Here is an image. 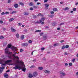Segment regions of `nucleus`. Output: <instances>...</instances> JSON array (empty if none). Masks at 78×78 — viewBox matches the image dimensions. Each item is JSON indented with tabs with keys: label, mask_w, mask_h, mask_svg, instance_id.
<instances>
[{
	"label": "nucleus",
	"mask_w": 78,
	"mask_h": 78,
	"mask_svg": "<svg viewBox=\"0 0 78 78\" xmlns=\"http://www.w3.org/2000/svg\"><path fill=\"white\" fill-rule=\"evenodd\" d=\"M22 70L23 72H25V70H27V69H26V68H22Z\"/></svg>",
	"instance_id": "f3484780"
},
{
	"label": "nucleus",
	"mask_w": 78,
	"mask_h": 78,
	"mask_svg": "<svg viewBox=\"0 0 78 78\" xmlns=\"http://www.w3.org/2000/svg\"><path fill=\"white\" fill-rule=\"evenodd\" d=\"M12 49L13 50V51H14V55H16V53L17 54V52H15V51H16V50H18V49H17V48L16 47H13L12 48Z\"/></svg>",
	"instance_id": "7ed1b4c3"
},
{
	"label": "nucleus",
	"mask_w": 78,
	"mask_h": 78,
	"mask_svg": "<svg viewBox=\"0 0 78 78\" xmlns=\"http://www.w3.org/2000/svg\"><path fill=\"white\" fill-rule=\"evenodd\" d=\"M4 37L3 36H1L0 37V39H3Z\"/></svg>",
	"instance_id": "13d9d810"
},
{
	"label": "nucleus",
	"mask_w": 78,
	"mask_h": 78,
	"mask_svg": "<svg viewBox=\"0 0 78 78\" xmlns=\"http://www.w3.org/2000/svg\"><path fill=\"white\" fill-rule=\"evenodd\" d=\"M28 77H29V78H33V76L31 73H30L28 75Z\"/></svg>",
	"instance_id": "6e6552de"
},
{
	"label": "nucleus",
	"mask_w": 78,
	"mask_h": 78,
	"mask_svg": "<svg viewBox=\"0 0 78 78\" xmlns=\"http://www.w3.org/2000/svg\"><path fill=\"white\" fill-rule=\"evenodd\" d=\"M4 47H5L6 45H7V42H4L3 44Z\"/></svg>",
	"instance_id": "6ab92c4d"
},
{
	"label": "nucleus",
	"mask_w": 78,
	"mask_h": 78,
	"mask_svg": "<svg viewBox=\"0 0 78 78\" xmlns=\"http://www.w3.org/2000/svg\"><path fill=\"white\" fill-rule=\"evenodd\" d=\"M43 37L44 40H46V39H47V36H43Z\"/></svg>",
	"instance_id": "a211bd4d"
},
{
	"label": "nucleus",
	"mask_w": 78,
	"mask_h": 78,
	"mask_svg": "<svg viewBox=\"0 0 78 78\" xmlns=\"http://www.w3.org/2000/svg\"><path fill=\"white\" fill-rule=\"evenodd\" d=\"M22 47H27L28 45L27 43H22L21 44Z\"/></svg>",
	"instance_id": "20e7f679"
},
{
	"label": "nucleus",
	"mask_w": 78,
	"mask_h": 78,
	"mask_svg": "<svg viewBox=\"0 0 78 78\" xmlns=\"http://www.w3.org/2000/svg\"><path fill=\"white\" fill-rule=\"evenodd\" d=\"M69 45H66L65 47V48H69Z\"/></svg>",
	"instance_id": "c9c22d12"
},
{
	"label": "nucleus",
	"mask_w": 78,
	"mask_h": 78,
	"mask_svg": "<svg viewBox=\"0 0 78 78\" xmlns=\"http://www.w3.org/2000/svg\"><path fill=\"white\" fill-rule=\"evenodd\" d=\"M42 16L41 13H39L37 15V16Z\"/></svg>",
	"instance_id": "3c124183"
},
{
	"label": "nucleus",
	"mask_w": 78,
	"mask_h": 78,
	"mask_svg": "<svg viewBox=\"0 0 78 78\" xmlns=\"http://www.w3.org/2000/svg\"><path fill=\"white\" fill-rule=\"evenodd\" d=\"M30 10H31V11H33V8L31 7L30 9Z\"/></svg>",
	"instance_id": "c03bdc74"
},
{
	"label": "nucleus",
	"mask_w": 78,
	"mask_h": 78,
	"mask_svg": "<svg viewBox=\"0 0 78 78\" xmlns=\"http://www.w3.org/2000/svg\"><path fill=\"white\" fill-rule=\"evenodd\" d=\"M18 4H15L14 5V6L15 7V8H18Z\"/></svg>",
	"instance_id": "4468645a"
},
{
	"label": "nucleus",
	"mask_w": 78,
	"mask_h": 78,
	"mask_svg": "<svg viewBox=\"0 0 78 78\" xmlns=\"http://www.w3.org/2000/svg\"><path fill=\"white\" fill-rule=\"evenodd\" d=\"M11 62H12V60H7L5 61V64H8V63H9Z\"/></svg>",
	"instance_id": "0eeeda50"
},
{
	"label": "nucleus",
	"mask_w": 78,
	"mask_h": 78,
	"mask_svg": "<svg viewBox=\"0 0 78 78\" xmlns=\"http://www.w3.org/2000/svg\"><path fill=\"white\" fill-rule=\"evenodd\" d=\"M15 58H16L17 60H19V58L18 57V56L16 55L15 56Z\"/></svg>",
	"instance_id": "dca6fc26"
},
{
	"label": "nucleus",
	"mask_w": 78,
	"mask_h": 78,
	"mask_svg": "<svg viewBox=\"0 0 78 78\" xmlns=\"http://www.w3.org/2000/svg\"><path fill=\"white\" fill-rule=\"evenodd\" d=\"M38 69H39V70H42L43 69V68L42 67H38Z\"/></svg>",
	"instance_id": "a878e982"
},
{
	"label": "nucleus",
	"mask_w": 78,
	"mask_h": 78,
	"mask_svg": "<svg viewBox=\"0 0 78 78\" xmlns=\"http://www.w3.org/2000/svg\"><path fill=\"white\" fill-rule=\"evenodd\" d=\"M67 55V52H65L64 53V55Z\"/></svg>",
	"instance_id": "69168bd1"
},
{
	"label": "nucleus",
	"mask_w": 78,
	"mask_h": 78,
	"mask_svg": "<svg viewBox=\"0 0 78 78\" xmlns=\"http://www.w3.org/2000/svg\"><path fill=\"white\" fill-rule=\"evenodd\" d=\"M45 48H41V50L42 51L43 50H45Z\"/></svg>",
	"instance_id": "e433bc0d"
},
{
	"label": "nucleus",
	"mask_w": 78,
	"mask_h": 78,
	"mask_svg": "<svg viewBox=\"0 0 78 78\" xmlns=\"http://www.w3.org/2000/svg\"><path fill=\"white\" fill-rule=\"evenodd\" d=\"M44 5L45 6V9H47L48 8V6H49V5H48V4H44Z\"/></svg>",
	"instance_id": "423d86ee"
},
{
	"label": "nucleus",
	"mask_w": 78,
	"mask_h": 78,
	"mask_svg": "<svg viewBox=\"0 0 78 78\" xmlns=\"http://www.w3.org/2000/svg\"><path fill=\"white\" fill-rule=\"evenodd\" d=\"M39 21H37V23H42L41 22V21L40 20H39Z\"/></svg>",
	"instance_id": "72a5a7b5"
},
{
	"label": "nucleus",
	"mask_w": 78,
	"mask_h": 78,
	"mask_svg": "<svg viewBox=\"0 0 78 78\" xmlns=\"http://www.w3.org/2000/svg\"><path fill=\"white\" fill-rule=\"evenodd\" d=\"M37 17V16H36V15H34V19H36V18Z\"/></svg>",
	"instance_id": "09e8293b"
},
{
	"label": "nucleus",
	"mask_w": 78,
	"mask_h": 78,
	"mask_svg": "<svg viewBox=\"0 0 78 78\" xmlns=\"http://www.w3.org/2000/svg\"><path fill=\"white\" fill-rule=\"evenodd\" d=\"M75 58H74L73 59L72 61V62H75Z\"/></svg>",
	"instance_id": "6e6d98bb"
},
{
	"label": "nucleus",
	"mask_w": 78,
	"mask_h": 78,
	"mask_svg": "<svg viewBox=\"0 0 78 78\" xmlns=\"http://www.w3.org/2000/svg\"><path fill=\"white\" fill-rule=\"evenodd\" d=\"M14 13H16V11H13V12H12L11 14H14Z\"/></svg>",
	"instance_id": "de8ad7c7"
},
{
	"label": "nucleus",
	"mask_w": 78,
	"mask_h": 78,
	"mask_svg": "<svg viewBox=\"0 0 78 78\" xmlns=\"http://www.w3.org/2000/svg\"><path fill=\"white\" fill-rule=\"evenodd\" d=\"M16 36L17 38H19V34H16Z\"/></svg>",
	"instance_id": "bb28decb"
},
{
	"label": "nucleus",
	"mask_w": 78,
	"mask_h": 78,
	"mask_svg": "<svg viewBox=\"0 0 78 78\" xmlns=\"http://www.w3.org/2000/svg\"><path fill=\"white\" fill-rule=\"evenodd\" d=\"M69 66H72V63H70L69 64Z\"/></svg>",
	"instance_id": "58836bf2"
},
{
	"label": "nucleus",
	"mask_w": 78,
	"mask_h": 78,
	"mask_svg": "<svg viewBox=\"0 0 78 78\" xmlns=\"http://www.w3.org/2000/svg\"><path fill=\"white\" fill-rule=\"evenodd\" d=\"M41 30H37L35 31V32H41Z\"/></svg>",
	"instance_id": "cd10ccee"
},
{
	"label": "nucleus",
	"mask_w": 78,
	"mask_h": 78,
	"mask_svg": "<svg viewBox=\"0 0 78 78\" xmlns=\"http://www.w3.org/2000/svg\"><path fill=\"white\" fill-rule=\"evenodd\" d=\"M33 77H36L37 75V72H34L33 74Z\"/></svg>",
	"instance_id": "39448f33"
},
{
	"label": "nucleus",
	"mask_w": 78,
	"mask_h": 78,
	"mask_svg": "<svg viewBox=\"0 0 78 78\" xmlns=\"http://www.w3.org/2000/svg\"><path fill=\"white\" fill-rule=\"evenodd\" d=\"M60 73L61 75H62L63 76H65V75H66V74H65V73L63 72H60Z\"/></svg>",
	"instance_id": "ddd939ff"
},
{
	"label": "nucleus",
	"mask_w": 78,
	"mask_h": 78,
	"mask_svg": "<svg viewBox=\"0 0 78 78\" xmlns=\"http://www.w3.org/2000/svg\"><path fill=\"white\" fill-rule=\"evenodd\" d=\"M24 39V35H23L21 37V39L23 40Z\"/></svg>",
	"instance_id": "5701e85b"
},
{
	"label": "nucleus",
	"mask_w": 78,
	"mask_h": 78,
	"mask_svg": "<svg viewBox=\"0 0 78 78\" xmlns=\"http://www.w3.org/2000/svg\"><path fill=\"white\" fill-rule=\"evenodd\" d=\"M34 67H35V66H30V68H34Z\"/></svg>",
	"instance_id": "a19ab883"
},
{
	"label": "nucleus",
	"mask_w": 78,
	"mask_h": 78,
	"mask_svg": "<svg viewBox=\"0 0 78 78\" xmlns=\"http://www.w3.org/2000/svg\"><path fill=\"white\" fill-rule=\"evenodd\" d=\"M5 69V67H1L0 68V69H1V70H3V69Z\"/></svg>",
	"instance_id": "4c0bfd02"
},
{
	"label": "nucleus",
	"mask_w": 78,
	"mask_h": 78,
	"mask_svg": "<svg viewBox=\"0 0 78 78\" xmlns=\"http://www.w3.org/2000/svg\"><path fill=\"white\" fill-rule=\"evenodd\" d=\"M5 66H6V63L2 64V65H1V66L2 67H5Z\"/></svg>",
	"instance_id": "4be33fe9"
},
{
	"label": "nucleus",
	"mask_w": 78,
	"mask_h": 78,
	"mask_svg": "<svg viewBox=\"0 0 78 78\" xmlns=\"http://www.w3.org/2000/svg\"><path fill=\"white\" fill-rule=\"evenodd\" d=\"M41 20L42 23V22H43V21H44V20H45V18H42L41 19V20Z\"/></svg>",
	"instance_id": "f8f14e48"
},
{
	"label": "nucleus",
	"mask_w": 78,
	"mask_h": 78,
	"mask_svg": "<svg viewBox=\"0 0 78 78\" xmlns=\"http://www.w3.org/2000/svg\"><path fill=\"white\" fill-rule=\"evenodd\" d=\"M20 63H21L23 64L22 65L23 67L16 66L13 67V69H15V70H17V69H19V70H21V69H22V68H25V66L23 64H24L23 62L22 61H20Z\"/></svg>",
	"instance_id": "f257e3e1"
},
{
	"label": "nucleus",
	"mask_w": 78,
	"mask_h": 78,
	"mask_svg": "<svg viewBox=\"0 0 78 78\" xmlns=\"http://www.w3.org/2000/svg\"><path fill=\"white\" fill-rule=\"evenodd\" d=\"M34 5V3L33 2H30L29 4L30 6H33Z\"/></svg>",
	"instance_id": "aec40b11"
},
{
	"label": "nucleus",
	"mask_w": 78,
	"mask_h": 78,
	"mask_svg": "<svg viewBox=\"0 0 78 78\" xmlns=\"http://www.w3.org/2000/svg\"><path fill=\"white\" fill-rule=\"evenodd\" d=\"M11 30L12 32H15L16 31L15 29H14V28L12 27H11Z\"/></svg>",
	"instance_id": "1a4fd4ad"
},
{
	"label": "nucleus",
	"mask_w": 78,
	"mask_h": 78,
	"mask_svg": "<svg viewBox=\"0 0 78 78\" xmlns=\"http://www.w3.org/2000/svg\"><path fill=\"white\" fill-rule=\"evenodd\" d=\"M28 42L30 44H31V43H32V41H31V40H29L28 41Z\"/></svg>",
	"instance_id": "2f4dec72"
},
{
	"label": "nucleus",
	"mask_w": 78,
	"mask_h": 78,
	"mask_svg": "<svg viewBox=\"0 0 78 78\" xmlns=\"http://www.w3.org/2000/svg\"><path fill=\"white\" fill-rule=\"evenodd\" d=\"M13 20H14V19L11 18L9 20V22H12Z\"/></svg>",
	"instance_id": "b1692460"
},
{
	"label": "nucleus",
	"mask_w": 78,
	"mask_h": 78,
	"mask_svg": "<svg viewBox=\"0 0 78 78\" xmlns=\"http://www.w3.org/2000/svg\"><path fill=\"white\" fill-rule=\"evenodd\" d=\"M11 3V0H8V3Z\"/></svg>",
	"instance_id": "603ef678"
},
{
	"label": "nucleus",
	"mask_w": 78,
	"mask_h": 78,
	"mask_svg": "<svg viewBox=\"0 0 78 78\" xmlns=\"http://www.w3.org/2000/svg\"><path fill=\"white\" fill-rule=\"evenodd\" d=\"M54 47H56V44H54Z\"/></svg>",
	"instance_id": "680f3d73"
},
{
	"label": "nucleus",
	"mask_w": 78,
	"mask_h": 78,
	"mask_svg": "<svg viewBox=\"0 0 78 78\" xmlns=\"http://www.w3.org/2000/svg\"><path fill=\"white\" fill-rule=\"evenodd\" d=\"M19 4L21 5L22 6H24V4H23V3H22V2H19Z\"/></svg>",
	"instance_id": "9b49d317"
},
{
	"label": "nucleus",
	"mask_w": 78,
	"mask_h": 78,
	"mask_svg": "<svg viewBox=\"0 0 78 78\" xmlns=\"http://www.w3.org/2000/svg\"><path fill=\"white\" fill-rule=\"evenodd\" d=\"M18 25L20 26H21V25H22V24H21L20 23H19L18 24Z\"/></svg>",
	"instance_id": "864d4df0"
},
{
	"label": "nucleus",
	"mask_w": 78,
	"mask_h": 78,
	"mask_svg": "<svg viewBox=\"0 0 78 78\" xmlns=\"http://www.w3.org/2000/svg\"><path fill=\"white\" fill-rule=\"evenodd\" d=\"M2 30L3 31H5V30H6V28L3 27L2 28Z\"/></svg>",
	"instance_id": "37998d69"
},
{
	"label": "nucleus",
	"mask_w": 78,
	"mask_h": 78,
	"mask_svg": "<svg viewBox=\"0 0 78 78\" xmlns=\"http://www.w3.org/2000/svg\"><path fill=\"white\" fill-rule=\"evenodd\" d=\"M45 73H50V71H48L47 70H46L44 71Z\"/></svg>",
	"instance_id": "393cba45"
},
{
	"label": "nucleus",
	"mask_w": 78,
	"mask_h": 78,
	"mask_svg": "<svg viewBox=\"0 0 78 78\" xmlns=\"http://www.w3.org/2000/svg\"><path fill=\"white\" fill-rule=\"evenodd\" d=\"M11 45L8 44L6 49H5V53L9 55H11L12 54V52H9V49L8 48H11Z\"/></svg>",
	"instance_id": "f03ea898"
},
{
	"label": "nucleus",
	"mask_w": 78,
	"mask_h": 78,
	"mask_svg": "<svg viewBox=\"0 0 78 78\" xmlns=\"http://www.w3.org/2000/svg\"><path fill=\"white\" fill-rule=\"evenodd\" d=\"M41 25H44V22H42L41 23Z\"/></svg>",
	"instance_id": "e2e57ef3"
},
{
	"label": "nucleus",
	"mask_w": 78,
	"mask_h": 78,
	"mask_svg": "<svg viewBox=\"0 0 78 78\" xmlns=\"http://www.w3.org/2000/svg\"><path fill=\"white\" fill-rule=\"evenodd\" d=\"M69 8L68 7H66L64 9L65 11H66V10H68Z\"/></svg>",
	"instance_id": "7c9ffc66"
},
{
	"label": "nucleus",
	"mask_w": 78,
	"mask_h": 78,
	"mask_svg": "<svg viewBox=\"0 0 78 78\" xmlns=\"http://www.w3.org/2000/svg\"><path fill=\"white\" fill-rule=\"evenodd\" d=\"M33 8H34L35 9H36V8H37V7L36 6H33Z\"/></svg>",
	"instance_id": "f704fd0d"
},
{
	"label": "nucleus",
	"mask_w": 78,
	"mask_h": 78,
	"mask_svg": "<svg viewBox=\"0 0 78 78\" xmlns=\"http://www.w3.org/2000/svg\"><path fill=\"white\" fill-rule=\"evenodd\" d=\"M44 34V33L43 32H41V33H40V36H42Z\"/></svg>",
	"instance_id": "c756f323"
},
{
	"label": "nucleus",
	"mask_w": 78,
	"mask_h": 78,
	"mask_svg": "<svg viewBox=\"0 0 78 78\" xmlns=\"http://www.w3.org/2000/svg\"><path fill=\"white\" fill-rule=\"evenodd\" d=\"M24 15H25V16H28V14H29V13L24 12Z\"/></svg>",
	"instance_id": "2eb2a0df"
},
{
	"label": "nucleus",
	"mask_w": 78,
	"mask_h": 78,
	"mask_svg": "<svg viewBox=\"0 0 78 78\" xmlns=\"http://www.w3.org/2000/svg\"><path fill=\"white\" fill-rule=\"evenodd\" d=\"M65 65L66 66H68V64L67 63H65Z\"/></svg>",
	"instance_id": "338daca9"
},
{
	"label": "nucleus",
	"mask_w": 78,
	"mask_h": 78,
	"mask_svg": "<svg viewBox=\"0 0 78 78\" xmlns=\"http://www.w3.org/2000/svg\"><path fill=\"white\" fill-rule=\"evenodd\" d=\"M53 10L54 11H58V9L57 8H55L53 9Z\"/></svg>",
	"instance_id": "412c9836"
},
{
	"label": "nucleus",
	"mask_w": 78,
	"mask_h": 78,
	"mask_svg": "<svg viewBox=\"0 0 78 78\" xmlns=\"http://www.w3.org/2000/svg\"><path fill=\"white\" fill-rule=\"evenodd\" d=\"M64 40H62L60 41V42H61V43H62V42H64Z\"/></svg>",
	"instance_id": "8fccbe9b"
},
{
	"label": "nucleus",
	"mask_w": 78,
	"mask_h": 78,
	"mask_svg": "<svg viewBox=\"0 0 78 78\" xmlns=\"http://www.w3.org/2000/svg\"><path fill=\"white\" fill-rule=\"evenodd\" d=\"M5 14H9V13L8 12H6Z\"/></svg>",
	"instance_id": "a18cd8bd"
},
{
	"label": "nucleus",
	"mask_w": 78,
	"mask_h": 78,
	"mask_svg": "<svg viewBox=\"0 0 78 78\" xmlns=\"http://www.w3.org/2000/svg\"><path fill=\"white\" fill-rule=\"evenodd\" d=\"M4 77L5 78H8V74H7L5 73L4 75Z\"/></svg>",
	"instance_id": "9d476101"
},
{
	"label": "nucleus",
	"mask_w": 78,
	"mask_h": 78,
	"mask_svg": "<svg viewBox=\"0 0 78 78\" xmlns=\"http://www.w3.org/2000/svg\"><path fill=\"white\" fill-rule=\"evenodd\" d=\"M0 23H3V21H2L1 20H0Z\"/></svg>",
	"instance_id": "4d7b16f0"
},
{
	"label": "nucleus",
	"mask_w": 78,
	"mask_h": 78,
	"mask_svg": "<svg viewBox=\"0 0 78 78\" xmlns=\"http://www.w3.org/2000/svg\"><path fill=\"white\" fill-rule=\"evenodd\" d=\"M3 71V70L0 69V73H2Z\"/></svg>",
	"instance_id": "473e14b6"
},
{
	"label": "nucleus",
	"mask_w": 78,
	"mask_h": 78,
	"mask_svg": "<svg viewBox=\"0 0 78 78\" xmlns=\"http://www.w3.org/2000/svg\"><path fill=\"white\" fill-rule=\"evenodd\" d=\"M50 13L51 14H54V12L53 11H51Z\"/></svg>",
	"instance_id": "79ce46f5"
},
{
	"label": "nucleus",
	"mask_w": 78,
	"mask_h": 78,
	"mask_svg": "<svg viewBox=\"0 0 78 78\" xmlns=\"http://www.w3.org/2000/svg\"><path fill=\"white\" fill-rule=\"evenodd\" d=\"M4 14H5V13L4 12H2L1 13V15H4Z\"/></svg>",
	"instance_id": "49530a36"
},
{
	"label": "nucleus",
	"mask_w": 78,
	"mask_h": 78,
	"mask_svg": "<svg viewBox=\"0 0 78 78\" xmlns=\"http://www.w3.org/2000/svg\"><path fill=\"white\" fill-rule=\"evenodd\" d=\"M66 48V47H65V46H63L62 47V49H64V48Z\"/></svg>",
	"instance_id": "ea45409f"
},
{
	"label": "nucleus",
	"mask_w": 78,
	"mask_h": 78,
	"mask_svg": "<svg viewBox=\"0 0 78 78\" xmlns=\"http://www.w3.org/2000/svg\"><path fill=\"white\" fill-rule=\"evenodd\" d=\"M57 30H60V28H57Z\"/></svg>",
	"instance_id": "774afa93"
},
{
	"label": "nucleus",
	"mask_w": 78,
	"mask_h": 78,
	"mask_svg": "<svg viewBox=\"0 0 78 78\" xmlns=\"http://www.w3.org/2000/svg\"><path fill=\"white\" fill-rule=\"evenodd\" d=\"M64 23H61L60 24V25H64Z\"/></svg>",
	"instance_id": "5fc2aeb1"
},
{
	"label": "nucleus",
	"mask_w": 78,
	"mask_h": 78,
	"mask_svg": "<svg viewBox=\"0 0 78 78\" xmlns=\"http://www.w3.org/2000/svg\"><path fill=\"white\" fill-rule=\"evenodd\" d=\"M59 45V43H56V46H58Z\"/></svg>",
	"instance_id": "052dcab7"
},
{
	"label": "nucleus",
	"mask_w": 78,
	"mask_h": 78,
	"mask_svg": "<svg viewBox=\"0 0 78 78\" xmlns=\"http://www.w3.org/2000/svg\"><path fill=\"white\" fill-rule=\"evenodd\" d=\"M41 3L40 2H37V5H41Z\"/></svg>",
	"instance_id": "bf43d9fd"
},
{
	"label": "nucleus",
	"mask_w": 78,
	"mask_h": 78,
	"mask_svg": "<svg viewBox=\"0 0 78 78\" xmlns=\"http://www.w3.org/2000/svg\"><path fill=\"white\" fill-rule=\"evenodd\" d=\"M73 10L74 11H76V8H74L73 9Z\"/></svg>",
	"instance_id": "c85d7f7f"
},
{
	"label": "nucleus",
	"mask_w": 78,
	"mask_h": 78,
	"mask_svg": "<svg viewBox=\"0 0 78 78\" xmlns=\"http://www.w3.org/2000/svg\"><path fill=\"white\" fill-rule=\"evenodd\" d=\"M23 51V50H22V49H21L20 50V52H22V51Z\"/></svg>",
	"instance_id": "0e129e2a"
}]
</instances>
